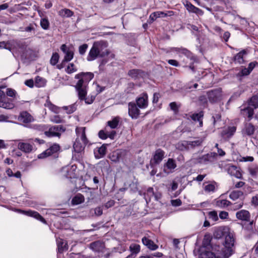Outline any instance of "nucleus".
<instances>
[{
    "mask_svg": "<svg viewBox=\"0 0 258 258\" xmlns=\"http://www.w3.org/2000/svg\"><path fill=\"white\" fill-rule=\"evenodd\" d=\"M215 237L219 239L218 243L212 245V250L218 252V258H229L235 251V239L229 232H224L219 228L214 234Z\"/></svg>",
    "mask_w": 258,
    "mask_h": 258,
    "instance_id": "1",
    "label": "nucleus"
},
{
    "mask_svg": "<svg viewBox=\"0 0 258 258\" xmlns=\"http://www.w3.org/2000/svg\"><path fill=\"white\" fill-rule=\"evenodd\" d=\"M94 74L92 73H80L75 75V78L78 79L75 85V88L78 92V96L80 100H85L86 103L91 104L93 102L94 98L90 100L86 98L87 95V87L89 82L93 78Z\"/></svg>",
    "mask_w": 258,
    "mask_h": 258,
    "instance_id": "2",
    "label": "nucleus"
},
{
    "mask_svg": "<svg viewBox=\"0 0 258 258\" xmlns=\"http://www.w3.org/2000/svg\"><path fill=\"white\" fill-rule=\"evenodd\" d=\"M108 44L106 41H99L95 42L89 51L87 57L88 61H92L97 57H104L110 53L107 49Z\"/></svg>",
    "mask_w": 258,
    "mask_h": 258,
    "instance_id": "3",
    "label": "nucleus"
},
{
    "mask_svg": "<svg viewBox=\"0 0 258 258\" xmlns=\"http://www.w3.org/2000/svg\"><path fill=\"white\" fill-rule=\"evenodd\" d=\"M85 127H77L76 128L77 138L74 144L73 148L77 153L82 152L88 143L85 134Z\"/></svg>",
    "mask_w": 258,
    "mask_h": 258,
    "instance_id": "4",
    "label": "nucleus"
},
{
    "mask_svg": "<svg viewBox=\"0 0 258 258\" xmlns=\"http://www.w3.org/2000/svg\"><path fill=\"white\" fill-rule=\"evenodd\" d=\"M241 107V114L244 117L248 118V121H249L253 115V110L258 108V96L254 95L251 97L248 101L246 107Z\"/></svg>",
    "mask_w": 258,
    "mask_h": 258,
    "instance_id": "5",
    "label": "nucleus"
},
{
    "mask_svg": "<svg viewBox=\"0 0 258 258\" xmlns=\"http://www.w3.org/2000/svg\"><path fill=\"white\" fill-rule=\"evenodd\" d=\"M209 101L212 103H217L222 99V90L220 88L211 90L207 92Z\"/></svg>",
    "mask_w": 258,
    "mask_h": 258,
    "instance_id": "6",
    "label": "nucleus"
},
{
    "mask_svg": "<svg viewBox=\"0 0 258 258\" xmlns=\"http://www.w3.org/2000/svg\"><path fill=\"white\" fill-rule=\"evenodd\" d=\"M15 106L13 100L6 97L4 91L0 90V107L7 109H12Z\"/></svg>",
    "mask_w": 258,
    "mask_h": 258,
    "instance_id": "7",
    "label": "nucleus"
},
{
    "mask_svg": "<svg viewBox=\"0 0 258 258\" xmlns=\"http://www.w3.org/2000/svg\"><path fill=\"white\" fill-rule=\"evenodd\" d=\"M65 129L60 125H54L45 131V135L48 137H59L61 133L64 132Z\"/></svg>",
    "mask_w": 258,
    "mask_h": 258,
    "instance_id": "8",
    "label": "nucleus"
},
{
    "mask_svg": "<svg viewBox=\"0 0 258 258\" xmlns=\"http://www.w3.org/2000/svg\"><path fill=\"white\" fill-rule=\"evenodd\" d=\"M217 156V154L215 152L208 153L197 158L196 159V162L200 164H207L208 163L213 162Z\"/></svg>",
    "mask_w": 258,
    "mask_h": 258,
    "instance_id": "9",
    "label": "nucleus"
},
{
    "mask_svg": "<svg viewBox=\"0 0 258 258\" xmlns=\"http://www.w3.org/2000/svg\"><path fill=\"white\" fill-rule=\"evenodd\" d=\"M173 50L178 53L179 54H183L187 58L191 60L190 63L193 64L196 61L197 57L194 54L189 50L183 47H174L173 48Z\"/></svg>",
    "mask_w": 258,
    "mask_h": 258,
    "instance_id": "10",
    "label": "nucleus"
},
{
    "mask_svg": "<svg viewBox=\"0 0 258 258\" xmlns=\"http://www.w3.org/2000/svg\"><path fill=\"white\" fill-rule=\"evenodd\" d=\"M60 149L59 146L57 144H54L50 146L48 149L43 152L42 153L38 155L39 159H43L48 157L52 154L57 152Z\"/></svg>",
    "mask_w": 258,
    "mask_h": 258,
    "instance_id": "11",
    "label": "nucleus"
},
{
    "mask_svg": "<svg viewBox=\"0 0 258 258\" xmlns=\"http://www.w3.org/2000/svg\"><path fill=\"white\" fill-rule=\"evenodd\" d=\"M165 152L161 149H157L153 154V157L151 160L152 164H159L164 158Z\"/></svg>",
    "mask_w": 258,
    "mask_h": 258,
    "instance_id": "12",
    "label": "nucleus"
},
{
    "mask_svg": "<svg viewBox=\"0 0 258 258\" xmlns=\"http://www.w3.org/2000/svg\"><path fill=\"white\" fill-rule=\"evenodd\" d=\"M19 213L23 214L28 216L32 217L43 223H46L45 220L37 212L34 211L28 210V211H24L21 210H18Z\"/></svg>",
    "mask_w": 258,
    "mask_h": 258,
    "instance_id": "13",
    "label": "nucleus"
},
{
    "mask_svg": "<svg viewBox=\"0 0 258 258\" xmlns=\"http://www.w3.org/2000/svg\"><path fill=\"white\" fill-rule=\"evenodd\" d=\"M128 114L133 119H137L140 114V110L134 102L128 103Z\"/></svg>",
    "mask_w": 258,
    "mask_h": 258,
    "instance_id": "14",
    "label": "nucleus"
},
{
    "mask_svg": "<svg viewBox=\"0 0 258 258\" xmlns=\"http://www.w3.org/2000/svg\"><path fill=\"white\" fill-rule=\"evenodd\" d=\"M228 173L231 176H235L237 178H241L242 174L238 170L236 166L231 164H228L226 168Z\"/></svg>",
    "mask_w": 258,
    "mask_h": 258,
    "instance_id": "15",
    "label": "nucleus"
},
{
    "mask_svg": "<svg viewBox=\"0 0 258 258\" xmlns=\"http://www.w3.org/2000/svg\"><path fill=\"white\" fill-rule=\"evenodd\" d=\"M236 217L239 220L248 222L250 219V214L247 210H241L236 212Z\"/></svg>",
    "mask_w": 258,
    "mask_h": 258,
    "instance_id": "16",
    "label": "nucleus"
},
{
    "mask_svg": "<svg viewBox=\"0 0 258 258\" xmlns=\"http://www.w3.org/2000/svg\"><path fill=\"white\" fill-rule=\"evenodd\" d=\"M18 119L19 121L28 123L33 121L34 118L27 111H22L20 113Z\"/></svg>",
    "mask_w": 258,
    "mask_h": 258,
    "instance_id": "17",
    "label": "nucleus"
},
{
    "mask_svg": "<svg viewBox=\"0 0 258 258\" xmlns=\"http://www.w3.org/2000/svg\"><path fill=\"white\" fill-rule=\"evenodd\" d=\"M136 102L138 106L140 108H145L148 105V95L146 93H143L139 97L137 98Z\"/></svg>",
    "mask_w": 258,
    "mask_h": 258,
    "instance_id": "18",
    "label": "nucleus"
},
{
    "mask_svg": "<svg viewBox=\"0 0 258 258\" xmlns=\"http://www.w3.org/2000/svg\"><path fill=\"white\" fill-rule=\"evenodd\" d=\"M184 5L185 7L186 8V10L189 12V13H195L199 15H203L204 14L203 11L194 6L192 4H191L190 2L188 1H186L185 3L184 4Z\"/></svg>",
    "mask_w": 258,
    "mask_h": 258,
    "instance_id": "19",
    "label": "nucleus"
},
{
    "mask_svg": "<svg viewBox=\"0 0 258 258\" xmlns=\"http://www.w3.org/2000/svg\"><path fill=\"white\" fill-rule=\"evenodd\" d=\"M209 249H206L202 251L200 253L199 258H218V252L212 250L211 251Z\"/></svg>",
    "mask_w": 258,
    "mask_h": 258,
    "instance_id": "20",
    "label": "nucleus"
},
{
    "mask_svg": "<svg viewBox=\"0 0 258 258\" xmlns=\"http://www.w3.org/2000/svg\"><path fill=\"white\" fill-rule=\"evenodd\" d=\"M255 130L254 126L251 123H246L242 130L243 136H250L254 134Z\"/></svg>",
    "mask_w": 258,
    "mask_h": 258,
    "instance_id": "21",
    "label": "nucleus"
},
{
    "mask_svg": "<svg viewBox=\"0 0 258 258\" xmlns=\"http://www.w3.org/2000/svg\"><path fill=\"white\" fill-rule=\"evenodd\" d=\"M203 140L201 139L194 141H183L182 146L184 147V149H188L189 147L194 148L197 146H199L202 143Z\"/></svg>",
    "mask_w": 258,
    "mask_h": 258,
    "instance_id": "22",
    "label": "nucleus"
},
{
    "mask_svg": "<svg viewBox=\"0 0 258 258\" xmlns=\"http://www.w3.org/2000/svg\"><path fill=\"white\" fill-rule=\"evenodd\" d=\"M236 127L235 126H229L225 128L221 132V136L224 138H230L235 133Z\"/></svg>",
    "mask_w": 258,
    "mask_h": 258,
    "instance_id": "23",
    "label": "nucleus"
},
{
    "mask_svg": "<svg viewBox=\"0 0 258 258\" xmlns=\"http://www.w3.org/2000/svg\"><path fill=\"white\" fill-rule=\"evenodd\" d=\"M18 148L19 150L25 153H30L33 149V147L30 144L24 142L19 143Z\"/></svg>",
    "mask_w": 258,
    "mask_h": 258,
    "instance_id": "24",
    "label": "nucleus"
},
{
    "mask_svg": "<svg viewBox=\"0 0 258 258\" xmlns=\"http://www.w3.org/2000/svg\"><path fill=\"white\" fill-rule=\"evenodd\" d=\"M104 244L103 242L96 241L93 242H92L90 244V248L92 249L93 251L96 252H100L102 251L104 248Z\"/></svg>",
    "mask_w": 258,
    "mask_h": 258,
    "instance_id": "25",
    "label": "nucleus"
},
{
    "mask_svg": "<svg viewBox=\"0 0 258 258\" xmlns=\"http://www.w3.org/2000/svg\"><path fill=\"white\" fill-rule=\"evenodd\" d=\"M142 241L143 243L151 250H155L158 247V246L155 244L152 240L149 239L146 237H144L142 238Z\"/></svg>",
    "mask_w": 258,
    "mask_h": 258,
    "instance_id": "26",
    "label": "nucleus"
},
{
    "mask_svg": "<svg viewBox=\"0 0 258 258\" xmlns=\"http://www.w3.org/2000/svg\"><path fill=\"white\" fill-rule=\"evenodd\" d=\"M106 147L105 145H102L100 147L94 150L95 157L97 159H100L104 156L106 154Z\"/></svg>",
    "mask_w": 258,
    "mask_h": 258,
    "instance_id": "27",
    "label": "nucleus"
},
{
    "mask_svg": "<svg viewBox=\"0 0 258 258\" xmlns=\"http://www.w3.org/2000/svg\"><path fill=\"white\" fill-rule=\"evenodd\" d=\"M144 74V72L140 70L133 69L130 70L128 75L131 78L134 79H138L140 77H142Z\"/></svg>",
    "mask_w": 258,
    "mask_h": 258,
    "instance_id": "28",
    "label": "nucleus"
},
{
    "mask_svg": "<svg viewBox=\"0 0 258 258\" xmlns=\"http://www.w3.org/2000/svg\"><path fill=\"white\" fill-rule=\"evenodd\" d=\"M125 186H128L130 188L131 190L135 192L138 190V180L136 178H134V179L132 181H128L125 183Z\"/></svg>",
    "mask_w": 258,
    "mask_h": 258,
    "instance_id": "29",
    "label": "nucleus"
},
{
    "mask_svg": "<svg viewBox=\"0 0 258 258\" xmlns=\"http://www.w3.org/2000/svg\"><path fill=\"white\" fill-rule=\"evenodd\" d=\"M204 113L203 111H200L198 113H194L191 115V119L194 121H198L199 122V126L200 127L203 126V117Z\"/></svg>",
    "mask_w": 258,
    "mask_h": 258,
    "instance_id": "30",
    "label": "nucleus"
},
{
    "mask_svg": "<svg viewBox=\"0 0 258 258\" xmlns=\"http://www.w3.org/2000/svg\"><path fill=\"white\" fill-rule=\"evenodd\" d=\"M57 244L58 252L60 253L62 252L64 250L68 249V244L65 240L60 239L57 240Z\"/></svg>",
    "mask_w": 258,
    "mask_h": 258,
    "instance_id": "31",
    "label": "nucleus"
},
{
    "mask_svg": "<svg viewBox=\"0 0 258 258\" xmlns=\"http://www.w3.org/2000/svg\"><path fill=\"white\" fill-rule=\"evenodd\" d=\"M203 246L206 249H211L212 250V245H214L215 244L211 243V238L209 235H205L203 241Z\"/></svg>",
    "mask_w": 258,
    "mask_h": 258,
    "instance_id": "32",
    "label": "nucleus"
},
{
    "mask_svg": "<svg viewBox=\"0 0 258 258\" xmlns=\"http://www.w3.org/2000/svg\"><path fill=\"white\" fill-rule=\"evenodd\" d=\"M231 205V202L227 200H218L216 202V206L219 208H225Z\"/></svg>",
    "mask_w": 258,
    "mask_h": 258,
    "instance_id": "33",
    "label": "nucleus"
},
{
    "mask_svg": "<svg viewBox=\"0 0 258 258\" xmlns=\"http://www.w3.org/2000/svg\"><path fill=\"white\" fill-rule=\"evenodd\" d=\"M120 120V117L118 116H116L114 117L111 120H109L107 121V125L112 129L116 128L119 123Z\"/></svg>",
    "mask_w": 258,
    "mask_h": 258,
    "instance_id": "34",
    "label": "nucleus"
},
{
    "mask_svg": "<svg viewBox=\"0 0 258 258\" xmlns=\"http://www.w3.org/2000/svg\"><path fill=\"white\" fill-rule=\"evenodd\" d=\"M176 167V164L175 161L172 158H169L167 162L164 165V170L167 168L170 171L174 170Z\"/></svg>",
    "mask_w": 258,
    "mask_h": 258,
    "instance_id": "35",
    "label": "nucleus"
},
{
    "mask_svg": "<svg viewBox=\"0 0 258 258\" xmlns=\"http://www.w3.org/2000/svg\"><path fill=\"white\" fill-rule=\"evenodd\" d=\"M243 196V192L240 190H233L229 195V198L233 200H236L237 199L241 198Z\"/></svg>",
    "mask_w": 258,
    "mask_h": 258,
    "instance_id": "36",
    "label": "nucleus"
},
{
    "mask_svg": "<svg viewBox=\"0 0 258 258\" xmlns=\"http://www.w3.org/2000/svg\"><path fill=\"white\" fill-rule=\"evenodd\" d=\"M84 202V197L81 194H77L72 200L73 205H79Z\"/></svg>",
    "mask_w": 258,
    "mask_h": 258,
    "instance_id": "37",
    "label": "nucleus"
},
{
    "mask_svg": "<svg viewBox=\"0 0 258 258\" xmlns=\"http://www.w3.org/2000/svg\"><path fill=\"white\" fill-rule=\"evenodd\" d=\"M58 14L62 17H70L74 14L73 12L68 9H63L58 12Z\"/></svg>",
    "mask_w": 258,
    "mask_h": 258,
    "instance_id": "38",
    "label": "nucleus"
},
{
    "mask_svg": "<svg viewBox=\"0 0 258 258\" xmlns=\"http://www.w3.org/2000/svg\"><path fill=\"white\" fill-rule=\"evenodd\" d=\"M246 53V52L244 50L240 51L234 56V60L240 64L243 63L244 61L243 55Z\"/></svg>",
    "mask_w": 258,
    "mask_h": 258,
    "instance_id": "39",
    "label": "nucleus"
},
{
    "mask_svg": "<svg viewBox=\"0 0 258 258\" xmlns=\"http://www.w3.org/2000/svg\"><path fill=\"white\" fill-rule=\"evenodd\" d=\"M120 157L121 153L119 151L113 152L109 155L110 159L114 162H118L120 159Z\"/></svg>",
    "mask_w": 258,
    "mask_h": 258,
    "instance_id": "40",
    "label": "nucleus"
},
{
    "mask_svg": "<svg viewBox=\"0 0 258 258\" xmlns=\"http://www.w3.org/2000/svg\"><path fill=\"white\" fill-rule=\"evenodd\" d=\"M14 47L21 49H25L26 47V42L21 41H13Z\"/></svg>",
    "mask_w": 258,
    "mask_h": 258,
    "instance_id": "41",
    "label": "nucleus"
},
{
    "mask_svg": "<svg viewBox=\"0 0 258 258\" xmlns=\"http://www.w3.org/2000/svg\"><path fill=\"white\" fill-rule=\"evenodd\" d=\"M216 184L215 182L208 184L204 187L205 191L207 192H214L215 191Z\"/></svg>",
    "mask_w": 258,
    "mask_h": 258,
    "instance_id": "42",
    "label": "nucleus"
},
{
    "mask_svg": "<svg viewBox=\"0 0 258 258\" xmlns=\"http://www.w3.org/2000/svg\"><path fill=\"white\" fill-rule=\"evenodd\" d=\"M6 93L7 96L13 98V99H12L13 101L15 99H16L17 97H19L17 92L12 88H7L6 89Z\"/></svg>",
    "mask_w": 258,
    "mask_h": 258,
    "instance_id": "43",
    "label": "nucleus"
},
{
    "mask_svg": "<svg viewBox=\"0 0 258 258\" xmlns=\"http://www.w3.org/2000/svg\"><path fill=\"white\" fill-rule=\"evenodd\" d=\"M66 72L71 74L77 71V68L73 63H70L68 64L67 68L65 69Z\"/></svg>",
    "mask_w": 258,
    "mask_h": 258,
    "instance_id": "44",
    "label": "nucleus"
},
{
    "mask_svg": "<svg viewBox=\"0 0 258 258\" xmlns=\"http://www.w3.org/2000/svg\"><path fill=\"white\" fill-rule=\"evenodd\" d=\"M130 250L133 254H137L140 251V246L139 244L133 243L130 246Z\"/></svg>",
    "mask_w": 258,
    "mask_h": 258,
    "instance_id": "45",
    "label": "nucleus"
},
{
    "mask_svg": "<svg viewBox=\"0 0 258 258\" xmlns=\"http://www.w3.org/2000/svg\"><path fill=\"white\" fill-rule=\"evenodd\" d=\"M40 26L44 30H47L49 27V22L46 18H42L40 20Z\"/></svg>",
    "mask_w": 258,
    "mask_h": 258,
    "instance_id": "46",
    "label": "nucleus"
},
{
    "mask_svg": "<svg viewBox=\"0 0 258 258\" xmlns=\"http://www.w3.org/2000/svg\"><path fill=\"white\" fill-rule=\"evenodd\" d=\"M65 55L64 57V59L63 60V62H68L71 61L73 57H74V52L72 50H69L64 53Z\"/></svg>",
    "mask_w": 258,
    "mask_h": 258,
    "instance_id": "47",
    "label": "nucleus"
},
{
    "mask_svg": "<svg viewBox=\"0 0 258 258\" xmlns=\"http://www.w3.org/2000/svg\"><path fill=\"white\" fill-rule=\"evenodd\" d=\"M59 57V56L57 53H53L50 60V64L52 66L55 65L58 62Z\"/></svg>",
    "mask_w": 258,
    "mask_h": 258,
    "instance_id": "48",
    "label": "nucleus"
},
{
    "mask_svg": "<svg viewBox=\"0 0 258 258\" xmlns=\"http://www.w3.org/2000/svg\"><path fill=\"white\" fill-rule=\"evenodd\" d=\"M62 109L65 110L68 114H71L76 110V107L75 104H73L68 106H63Z\"/></svg>",
    "mask_w": 258,
    "mask_h": 258,
    "instance_id": "49",
    "label": "nucleus"
},
{
    "mask_svg": "<svg viewBox=\"0 0 258 258\" xmlns=\"http://www.w3.org/2000/svg\"><path fill=\"white\" fill-rule=\"evenodd\" d=\"M243 205V202H241L235 203L234 204H232L231 203V205L230 206H231L230 207L231 210H232L233 211H236V210H238L240 209V208H241L242 207Z\"/></svg>",
    "mask_w": 258,
    "mask_h": 258,
    "instance_id": "50",
    "label": "nucleus"
},
{
    "mask_svg": "<svg viewBox=\"0 0 258 258\" xmlns=\"http://www.w3.org/2000/svg\"><path fill=\"white\" fill-rule=\"evenodd\" d=\"M33 128L38 131L44 132L47 130V126L44 124H34Z\"/></svg>",
    "mask_w": 258,
    "mask_h": 258,
    "instance_id": "51",
    "label": "nucleus"
},
{
    "mask_svg": "<svg viewBox=\"0 0 258 258\" xmlns=\"http://www.w3.org/2000/svg\"><path fill=\"white\" fill-rule=\"evenodd\" d=\"M209 218L215 222L218 220L219 218L216 211H212L208 213Z\"/></svg>",
    "mask_w": 258,
    "mask_h": 258,
    "instance_id": "52",
    "label": "nucleus"
},
{
    "mask_svg": "<svg viewBox=\"0 0 258 258\" xmlns=\"http://www.w3.org/2000/svg\"><path fill=\"white\" fill-rule=\"evenodd\" d=\"M173 11H169L168 14L167 13H165L163 12H161V11L155 12V15H156V17H157V18H160V17H166L168 15L172 16V15H173Z\"/></svg>",
    "mask_w": 258,
    "mask_h": 258,
    "instance_id": "53",
    "label": "nucleus"
},
{
    "mask_svg": "<svg viewBox=\"0 0 258 258\" xmlns=\"http://www.w3.org/2000/svg\"><path fill=\"white\" fill-rule=\"evenodd\" d=\"M250 73V72L247 68H242L241 70L237 74V76L243 77L248 75Z\"/></svg>",
    "mask_w": 258,
    "mask_h": 258,
    "instance_id": "54",
    "label": "nucleus"
},
{
    "mask_svg": "<svg viewBox=\"0 0 258 258\" xmlns=\"http://www.w3.org/2000/svg\"><path fill=\"white\" fill-rule=\"evenodd\" d=\"M44 85V81L43 79L37 76L35 78V86L37 87H42Z\"/></svg>",
    "mask_w": 258,
    "mask_h": 258,
    "instance_id": "55",
    "label": "nucleus"
},
{
    "mask_svg": "<svg viewBox=\"0 0 258 258\" xmlns=\"http://www.w3.org/2000/svg\"><path fill=\"white\" fill-rule=\"evenodd\" d=\"M51 121L56 123H59L62 121V119L61 117L58 115H53L51 117Z\"/></svg>",
    "mask_w": 258,
    "mask_h": 258,
    "instance_id": "56",
    "label": "nucleus"
},
{
    "mask_svg": "<svg viewBox=\"0 0 258 258\" xmlns=\"http://www.w3.org/2000/svg\"><path fill=\"white\" fill-rule=\"evenodd\" d=\"M88 45L87 44H84L79 47V51L81 55H84L88 48Z\"/></svg>",
    "mask_w": 258,
    "mask_h": 258,
    "instance_id": "57",
    "label": "nucleus"
},
{
    "mask_svg": "<svg viewBox=\"0 0 258 258\" xmlns=\"http://www.w3.org/2000/svg\"><path fill=\"white\" fill-rule=\"evenodd\" d=\"M249 174L252 176H255L258 173V167H250L248 168Z\"/></svg>",
    "mask_w": 258,
    "mask_h": 258,
    "instance_id": "58",
    "label": "nucleus"
},
{
    "mask_svg": "<svg viewBox=\"0 0 258 258\" xmlns=\"http://www.w3.org/2000/svg\"><path fill=\"white\" fill-rule=\"evenodd\" d=\"M45 106H47L50 110L54 112H56L58 110V108L57 106L53 105L49 101H47Z\"/></svg>",
    "mask_w": 258,
    "mask_h": 258,
    "instance_id": "59",
    "label": "nucleus"
},
{
    "mask_svg": "<svg viewBox=\"0 0 258 258\" xmlns=\"http://www.w3.org/2000/svg\"><path fill=\"white\" fill-rule=\"evenodd\" d=\"M98 136L101 139H106L107 138V132H105L104 130H101L98 133Z\"/></svg>",
    "mask_w": 258,
    "mask_h": 258,
    "instance_id": "60",
    "label": "nucleus"
},
{
    "mask_svg": "<svg viewBox=\"0 0 258 258\" xmlns=\"http://www.w3.org/2000/svg\"><path fill=\"white\" fill-rule=\"evenodd\" d=\"M258 64V62L256 61H253L252 62H250L248 64V66L247 69L249 70V71L251 72V71L253 70V69L255 67L256 65Z\"/></svg>",
    "mask_w": 258,
    "mask_h": 258,
    "instance_id": "61",
    "label": "nucleus"
},
{
    "mask_svg": "<svg viewBox=\"0 0 258 258\" xmlns=\"http://www.w3.org/2000/svg\"><path fill=\"white\" fill-rule=\"evenodd\" d=\"M199 100L200 102L203 105H205L207 103V97L205 95L200 96Z\"/></svg>",
    "mask_w": 258,
    "mask_h": 258,
    "instance_id": "62",
    "label": "nucleus"
},
{
    "mask_svg": "<svg viewBox=\"0 0 258 258\" xmlns=\"http://www.w3.org/2000/svg\"><path fill=\"white\" fill-rule=\"evenodd\" d=\"M228 217V213L226 211H221L219 213V217L221 219H227Z\"/></svg>",
    "mask_w": 258,
    "mask_h": 258,
    "instance_id": "63",
    "label": "nucleus"
},
{
    "mask_svg": "<svg viewBox=\"0 0 258 258\" xmlns=\"http://www.w3.org/2000/svg\"><path fill=\"white\" fill-rule=\"evenodd\" d=\"M251 203L254 206H258V195H256L252 198Z\"/></svg>",
    "mask_w": 258,
    "mask_h": 258,
    "instance_id": "64",
    "label": "nucleus"
}]
</instances>
